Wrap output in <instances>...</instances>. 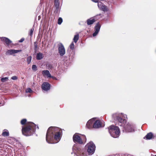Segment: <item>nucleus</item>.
Returning a JSON list of instances; mask_svg holds the SVG:
<instances>
[{
	"label": "nucleus",
	"instance_id": "1",
	"mask_svg": "<svg viewBox=\"0 0 156 156\" xmlns=\"http://www.w3.org/2000/svg\"><path fill=\"white\" fill-rule=\"evenodd\" d=\"M62 130L57 127H50L47 132L46 137V140L49 143H53L54 139L58 142Z\"/></svg>",
	"mask_w": 156,
	"mask_h": 156
},
{
	"label": "nucleus",
	"instance_id": "2",
	"mask_svg": "<svg viewBox=\"0 0 156 156\" xmlns=\"http://www.w3.org/2000/svg\"><path fill=\"white\" fill-rule=\"evenodd\" d=\"M36 126L33 122H28L26 125L22 127V132L24 135L29 136L32 135L36 130Z\"/></svg>",
	"mask_w": 156,
	"mask_h": 156
},
{
	"label": "nucleus",
	"instance_id": "3",
	"mask_svg": "<svg viewBox=\"0 0 156 156\" xmlns=\"http://www.w3.org/2000/svg\"><path fill=\"white\" fill-rule=\"evenodd\" d=\"M108 129L109 132L112 137L117 138L119 136L120 131L118 127L112 125L109 127Z\"/></svg>",
	"mask_w": 156,
	"mask_h": 156
},
{
	"label": "nucleus",
	"instance_id": "4",
	"mask_svg": "<svg viewBox=\"0 0 156 156\" xmlns=\"http://www.w3.org/2000/svg\"><path fill=\"white\" fill-rule=\"evenodd\" d=\"M86 137L84 135L79 136L77 134H75L73 136V140L74 142L80 144H84L86 142Z\"/></svg>",
	"mask_w": 156,
	"mask_h": 156
},
{
	"label": "nucleus",
	"instance_id": "5",
	"mask_svg": "<svg viewBox=\"0 0 156 156\" xmlns=\"http://www.w3.org/2000/svg\"><path fill=\"white\" fill-rule=\"evenodd\" d=\"M113 117L115 120L120 123L124 124L126 122L125 117L123 116L115 114L113 115Z\"/></svg>",
	"mask_w": 156,
	"mask_h": 156
},
{
	"label": "nucleus",
	"instance_id": "6",
	"mask_svg": "<svg viewBox=\"0 0 156 156\" xmlns=\"http://www.w3.org/2000/svg\"><path fill=\"white\" fill-rule=\"evenodd\" d=\"M87 152L89 154H93L94 152L95 149V146L94 143L90 142L88 143L87 145Z\"/></svg>",
	"mask_w": 156,
	"mask_h": 156
},
{
	"label": "nucleus",
	"instance_id": "7",
	"mask_svg": "<svg viewBox=\"0 0 156 156\" xmlns=\"http://www.w3.org/2000/svg\"><path fill=\"white\" fill-rule=\"evenodd\" d=\"M58 51L60 55L63 56L65 54V50L63 45L61 43L58 44Z\"/></svg>",
	"mask_w": 156,
	"mask_h": 156
},
{
	"label": "nucleus",
	"instance_id": "8",
	"mask_svg": "<svg viewBox=\"0 0 156 156\" xmlns=\"http://www.w3.org/2000/svg\"><path fill=\"white\" fill-rule=\"evenodd\" d=\"M50 84L48 82H44L42 84L41 88L45 91H48L50 89Z\"/></svg>",
	"mask_w": 156,
	"mask_h": 156
},
{
	"label": "nucleus",
	"instance_id": "9",
	"mask_svg": "<svg viewBox=\"0 0 156 156\" xmlns=\"http://www.w3.org/2000/svg\"><path fill=\"white\" fill-rule=\"evenodd\" d=\"M101 27V25L99 22L97 23L94 27L95 32L93 34V36H96L97 34L99 31Z\"/></svg>",
	"mask_w": 156,
	"mask_h": 156
},
{
	"label": "nucleus",
	"instance_id": "10",
	"mask_svg": "<svg viewBox=\"0 0 156 156\" xmlns=\"http://www.w3.org/2000/svg\"><path fill=\"white\" fill-rule=\"evenodd\" d=\"M22 51L21 50H16L15 49L8 50L6 52V55H12L13 54L16 53L20 52Z\"/></svg>",
	"mask_w": 156,
	"mask_h": 156
},
{
	"label": "nucleus",
	"instance_id": "11",
	"mask_svg": "<svg viewBox=\"0 0 156 156\" xmlns=\"http://www.w3.org/2000/svg\"><path fill=\"white\" fill-rule=\"evenodd\" d=\"M98 7L100 8L102 11H107L108 9L107 7L101 2H99L98 3Z\"/></svg>",
	"mask_w": 156,
	"mask_h": 156
},
{
	"label": "nucleus",
	"instance_id": "12",
	"mask_svg": "<svg viewBox=\"0 0 156 156\" xmlns=\"http://www.w3.org/2000/svg\"><path fill=\"white\" fill-rule=\"evenodd\" d=\"M94 122V119H91L89 120L87 122L86 126L88 129L93 128V124Z\"/></svg>",
	"mask_w": 156,
	"mask_h": 156
},
{
	"label": "nucleus",
	"instance_id": "13",
	"mask_svg": "<svg viewBox=\"0 0 156 156\" xmlns=\"http://www.w3.org/2000/svg\"><path fill=\"white\" fill-rule=\"evenodd\" d=\"M101 124L100 121L97 120L95 121L94 120V122L93 124V128H98L100 127L101 126Z\"/></svg>",
	"mask_w": 156,
	"mask_h": 156
},
{
	"label": "nucleus",
	"instance_id": "14",
	"mask_svg": "<svg viewBox=\"0 0 156 156\" xmlns=\"http://www.w3.org/2000/svg\"><path fill=\"white\" fill-rule=\"evenodd\" d=\"M2 41H4L8 45H9L12 42V41L9 38L6 37H2L1 38Z\"/></svg>",
	"mask_w": 156,
	"mask_h": 156
},
{
	"label": "nucleus",
	"instance_id": "15",
	"mask_svg": "<svg viewBox=\"0 0 156 156\" xmlns=\"http://www.w3.org/2000/svg\"><path fill=\"white\" fill-rule=\"evenodd\" d=\"M95 21L96 20L95 19L91 18L87 20V25H89L93 24Z\"/></svg>",
	"mask_w": 156,
	"mask_h": 156
},
{
	"label": "nucleus",
	"instance_id": "16",
	"mask_svg": "<svg viewBox=\"0 0 156 156\" xmlns=\"http://www.w3.org/2000/svg\"><path fill=\"white\" fill-rule=\"evenodd\" d=\"M2 135L4 137H7L9 136V131L6 129H4L2 134Z\"/></svg>",
	"mask_w": 156,
	"mask_h": 156
},
{
	"label": "nucleus",
	"instance_id": "17",
	"mask_svg": "<svg viewBox=\"0 0 156 156\" xmlns=\"http://www.w3.org/2000/svg\"><path fill=\"white\" fill-rule=\"evenodd\" d=\"M42 74L44 76H47L48 77H51V75L48 70H43L42 71Z\"/></svg>",
	"mask_w": 156,
	"mask_h": 156
},
{
	"label": "nucleus",
	"instance_id": "18",
	"mask_svg": "<svg viewBox=\"0 0 156 156\" xmlns=\"http://www.w3.org/2000/svg\"><path fill=\"white\" fill-rule=\"evenodd\" d=\"M126 130L128 132H131L133 130V129L129 124H127L125 128Z\"/></svg>",
	"mask_w": 156,
	"mask_h": 156
},
{
	"label": "nucleus",
	"instance_id": "19",
	"mask_svg": "<svg viewBox=\"0 0 156 156\" xmlns=\"http://www.w3.org/2000/svg\"><path fill=\"white\" fill-rule=\"evenodd\" d=\"M43 58V54L42 53L39 52L36 55V59L37 60H40Z\"/></svg>",
	"mask_w": 156,
	"mask_h": 156
},
{
	"label": "nucleus",
	"instance_id": "20",
	"mask_svg": "<svg viewBox=\"0 0 156 156\" xmlns=\"http://www.w3.org/2000/svg\"><path fill=\"white\" fill-rule=\"evenodd\" d=\"M153 136V134L151 132L147 133L145 136V138L147 140H150L151 139Z\"/></svg>",
	"mask_w": 156,
	"mask_h": 156
},
{
	"label": "nucleus",
	"instance_id": "21",
	"mask_svg": "<svg viewBox=\"0 0 156 156\" xmlns=\"http://www.w3.org/2000/svg\"><path fill=\"white\" fill-rule=\"evenodd\" d=\"M79 39V35L78 34H77L75 35L73 39V41L75 43L77 42L78 40Z\"/></svg>",
	"mask_w": 156,
	"mask_h": 156
},
{
	"label": "nucleus",
	"instance_id": "22",
	"mask_svg": "<svg viewBox=\"0 0 156 156\" xmlns=\"http://www.w3.org/2000/svg\"><path fill=\"white\" fill-rule=\"evenodd\" d=\"M54 6L55 8L56 9V10L55 11H56L57 12L58 11L59 8V2H55L54 3Z\"/></svg>",
	"mask_w": 156,
	"mask_h": 156
},
{
	"label": "nucleus",
	"instance_id": "23",
	"mask_svg": "<svg viewBox=\"0 0 156 156\" xmlns=\"http://www.w3.org/2000/svg\"><path fill=\"white\" fill-rule=\"evenodd\" d=\"M28 122H27V120L26 119H22L20 121V123L22 125H26L27 123Z\"/></svg>",
	"mask_w": 156,
	"mask_h": 156
},
{
	"label": "nucleus",
	"instance_id": "24",
	"mask_svg": "<svg viewBox=\"0 0 156 156\" xmlns=\"http://www.w3.org/2000/svg\"><path fill=\"white\" fill-rule=\"evenodd\" d=\"M32 59V56H28L27 59V61L28 64H29L31 61Z\"/></svg>",
	"mask_w": 156,
	"mask_h": 156
},
{
	"label": "nucleus",
	"instance_id": "25",
	"mask_svg": "<svg viewBox=\"0 0 156 156\" xmlns=\"http://www.w3.org/2000/svg\"><path fill=\"white\" fill-rule=\"evenodd\" d=\"M37 44V42L36 41L34 43V49L35 51V52H36V51L37 50V48H38Z\"/></svg>",
	"mask_w": 156,
	"mask_h": 156
},
{
	"label": "nucleus",
	"instance_id": "26",
	"mask_svg": "<svg viewBox=\"0 0 156 156\" xmlns=\"http://www.w3.org/2000/svg\"><path fill=\"white\" fill-rule=\"evenodd\" d=\"M32 69L33 71H36L37 70V66L35 65H33L32 66Z\"/></svg>",
	"mask_w": 156,
	"mask_h": 156
},
{
	"label": "nucleus",
	"instance_id": "27",
	"mask_svg": "<svg viewBox=\"0 0 156 156\" xmlns=\"http://www.w3.org/2000/svg\"><path fill=\"white\" fill-rule=\"evenodd\" d=\"M63 21L61 17H59L58 19V24H61L62 23Z\"/></svg>",
	"mask_w": 156,
	"mask_h": 156
},
{
	"label": "nucleus",
	"instance_id": "28",
	"mask_svg": "<svg viewBox=\"0 0 156 156\" xmlns=\"http://www.w3.org/2000/svg\"><path fill=\"white\" fill-rule=\"evenodd\" d=\"M1 81L2 82H4L5 81H6L8 80V78L5 77V78H2L1 79Z\"/></svg>",
	"mask_w": 156,
	"mask_h": 156
},
{
	"label": "nucleus",
	"instance_id": "29",
	"mask_svg": "<svg viewBox=\"0 0 156 156\" xmlns=\"http://www.w3.org/2000/svg\"><path fill=\"white\" fill-rule=\"evenodd\" d=\"M69 47L70 49H71L72 50H73L74 48V45L73 42H72L69 46Z\"/></svg>",
	"mask_w": 156,
	"mask_h": 156
},
{
	"label": "nucleus",
	"instance_id": "30",
	"mask_svg": "<svg viewBox=\"0 0 156 156\" xmlns=\"http://www.w3.org/2000/svg\"><path fill=\"white\" fill-rule=\"evenodd\" d=\"M34 31V28H32V29H31L30 30L29 35H30V36H32L33 35Z\"/></svg>",
	"mask_w": 156,
	"mask_h": 156
},
{
	"label": "nucleus",
	"instance_id": "31",
	"mask_svg": "<svg viewBox=\"0 0 156 156\" xmlns=\"http://www.w3.org/2000/svg\"><path fill=\"white\" fill-rule=\"evenodd\" d=\"M32 92V90L30 88H28L26 90V92H27L31 93Z\"/></svg>",
	"mask_w": 156,
	"mask_h": 156
},
{
	"label": "nucleus",
	"instance_id": "32",
	"mask_svg": "<svg viewBox=\"0 0 156 156\" xmlns=\"http://www.w3.org/2000/svg\"><path fill=\"white\" fill-rule=\"evenodd\" d=\"M11 79L14 80H17V77L16 76H13L11 77Z\"/></svg>",
	"mask_w": 156,
	"mask_h": 156
},
{
	"label": "nucleus",
	"instance_id": "33",
	"mask_svg": "<svg viewBox=\"0 0 156 156\" xmlns=\"http://www.w3.org/2000/svg\"><path fill=\"white\" fill-rule=\"evenodd\" d=\"M24 40V38H22L20 40H19V42H22Z\"/></svg>",
	"mask_w": 156,
	"mask_h": 156
},
{
	"label": "nucleus",
	"instance_id": "34",
	"mask_svg": "<svg viewBox=\"0 0 156 156\" xmlns=\"http://www.w3.org/2000/svg\"><path fill=\"white\" fill-rule=\"evenodd\" d=\"M93 2H99L98 0H91Z\"/></svg>",
	"mask_w": 156,
	"mask_h": 156
},
{
	"label": "nucleus",
	"instance_id": "35",
	"mask_svg": "<svg viewBox=\"0 0 156 156\" xmlns=\"http://www.w3.org/2000/svg\"><path fill=\"white\" fill-rule=\"evenodd\" d=\"M58 2H59L58 0H54V3Z\"/></svg>",
	"mask_w": 156,
	"mask_h": 156
},
{
	"label": "nucleus",
	"instance_id": "36",
	"mask_svg": "<svg viewBox=\"0 0 156 156\" xmlns=\"http://www.w3.org/2000/svg\"><path fill=\"white\" fill-rule=\"evenodd\" d=\"M64 57V60H65V58H68L67 57V56H65Z\"/></svg>",
	"mask_w": 156,
	"mask_h": 156
},
{
	"label": "nucleus",
	"instance_id": "37",
	"mask_svg": "<svg viewBox=\"0 0 156 156\" xmlns=\"http://www.w3.org/2000/svg\"><path fill=\"white\" fill-rule=\"evenodd\" d=\"M154 156H156V155H155Z\"/></svg>",
	"mask_w": 156,
	"mask_h": 156
}]
</instances>
